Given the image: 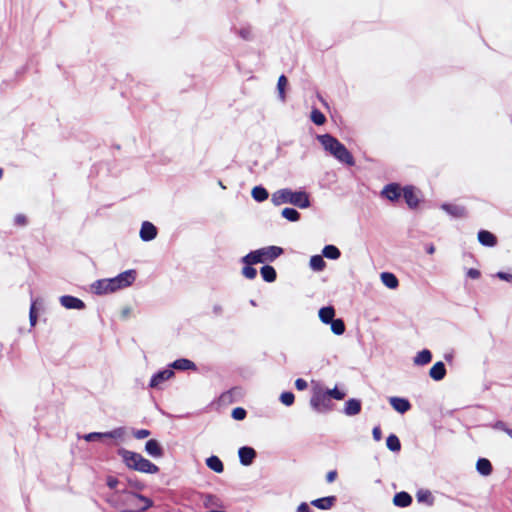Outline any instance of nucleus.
Returning a JSON list of instances; mask_svg holds the SVG:
<instances>
[{
  "label": "nucleus",
  "mask_w": 512,
  "mask_h": 512,
  "mask_svg": "<svg viewBox=\"0 0 512 512\" xmlns=\"http://www.w3.org/2000/svg\"><path fill=\"white\" fill-rule=\"evenodd\" d=\"M317 139L323 148L338 161L349 166L354 165L355 162L352 154L338 139L330 134L319 135Z\"/></svg>",
  "instance_id": "1"
},
{
  "label": "nucleus",
  "mask_w": 512,
  "mask_h": 512,
  "mask_svg": "<svg viewBox=\"0 0 512 512\" xmlns=\"http://www.w3.org/2000/svg\"><path fill=\"white\" fill-rule=\"evenodd\" d=\"M271 201L275 206L282 204H292L301 209L308 208L310 206L309 196L304 191H292L291 189L284 188L280 189L272 194Z\"/></svg>",
  "instance_id": "2"
},
{
  "label": "nucleus",
  "mask_w": 512,
  "mask_h": 512,
  "mask_svg": "<svg viewBox=\"0 0 512 512\" xmlns=\"http://www.w3.org/2000/svg\"><path fill=\"white\" fill-rule=\"evenodd\" d=\"M283 253V249L278 246H267L251 251L242 258V262L246 265H254L257 263L272 262Z\"/></svg>",
  "instance_id": "3"
},
{
  "label": "nucleus",
  "mask_w": 512,
  "mask_h": 512,
  "mask_svg": "<svg viewBox=\"0 0 512 512\" xmlns=\"http://www.w3.org/2000/svg\"><path fill=\"white\" fill-rule=\"evenodd\" d=\"M108 279H109L110 285L112 286L113 291L116 292L118 290L127 288L132 285V283L136 279V271L133 269L126 270V271L120 273L119 275H117L116 277L108 278Z\"/></svg>",
  "instance_id": "4"
},
{
  "label": "nucleus",
  "mask_w": 512,
  "mask_h": 512,
  "mask_svg": "<svg viewBox=\"0 0 512 512\" xmlns=\"http://www.w3.org/2000/svg\"><path fill=\"white\" fill-rule=\"evenodd\" d=\"M330 400L321 387H316L313 390V394L310 400V405L317 412H324L330 409Z\"/></svg>",
  "instance_id": "5"
},
{
  "label": "nucleus",
  "mask_w": 512,
  "mask_h": 512,
  "mask_svg": "<svg viewBox=\"0 0 512 512\" xmlns=\"http://www.w3.org/2000/svg\"><path fill=\"white\" fill-rule=\"evenodd\" d=\"M157 233H158L157 228L153 223H151L149 221H144L141 225L139 236H140L141 240L148 242V241L155 239L157 236Z\"/></svg>",
  "instance_id": "6"
},
{
  "label": "nucleus",
  "mask_w": 512,
  "mask_h": 512,
  "mask_svg": "<svg viewBox=\"0 0 512 512\" xmlns=\"http://www.w3.org/2000/svg\"><path fill=\"white\" fill-rule=\"evenodd\" d=\"M118 454L121 456L123 462L129 469L135 470L138 464L137 458L140 457L141 454L126 450L124 448L119 449Z\"/></svg>",
  "instance_id": "7"
},
{
  "label": "nucleus",
  "mask_w": 512,
  "mask_h": 512,
  "mask_svg": "<svg viewBox=\"0 0 512 512\" xmlns=\"http://www.w3.org/2000/svg\"><path fill=\"white\" fill-rule=\"evenodd\" d=\"M174 371L172 369H164L154 374L150 380L149 386L151 388H159L163 382L173 377Z\"/></svg>",
  "instance_id": "8"
},
{
  "label": "nucleus",
  "mask_w": 512,
  "mask_h": 512,
  "mask_svg": "<svg viewBox=\"0 0 512 512\" xmlns=\"http://www.w3.org/2000/svg\"><path fill=\"white\" fill-rule=\"evenodd\" d=\"M239 459L242 465L249 466L256 457V451L252 447L244 446L238 450Z\"/></svg>",
  "instance_id": "9"
},
{
  "label": "nucleus",
  "mask_w": 512,
  "mask_h": 512,
  "mask_svg": "<svg viewBox=\"0 0 512 512\" xmlns=\"http://www.w3.org/2000/svg\"><path fill=\"white\" fill-rule=\"evenodd\" d=\"M138 464L135 468L136 471L142 472V473H148V474H155L159 471L158 466L153 464L148 459L144 458L142 455L137 458Z\"/></svg>",
  "instance_id": "10"
},
{
  "label": "nucleus",
  "mask_w": 512,
  "mask_h": 512,
  "mask_svg": "<svg viewBox=\"0 0 512 512\" xmlns=\"http://www.w3.org/2000/svg\"><path fill=\"white\" fill-rule=\"evenodd\" d=\"M91 289L95 294H98V295H103V294H108V293L114 292L112 289V286L110 285L108 278L95 281L91 285Z\"/></svg>",
  "instance_id": "11"
},
{
  "label": "nucleus",
  "mask_w": 512,
  "mask_h": 512,
  "mask_svg": "<svg viewBox=\"0 0 512 512\" xmlns=\"http://www.w3.org/2000/svg\"><path fill=\"white\" fill-rule=\"evenodd\" d=\"M381 194L390 201H396L401 196V188L398 184L391 183L383 188Z\"/></svg>",
  "instance_id": "12"
},
{
  "label": "nucleus",
  "mask_w": 512,
  "mask_h": 512,
  "mask_svg": "<svg viewBox=\"0 0 512 512\" xmlns=\"http://www.w3.org/2000/svg\"><path fill=\"white\" fill-rule=\"evenodd\" d=\"M60 303L66 309L81 310L85 307V304L82 300H80L76 297H73V296H69V295L60 297Z\"/></svg>",
  "instance_id": "13"
},
{
  "label": "nucleus",
  "mask_w": 512,
  "mask_h": 512,
  "mask_svg": "<svg viewBox=\"0 0 512 512\" xmlns=\"http://www.w3.org/2000/svg\"><path fill=\"white\" fill-rule=\"evenodd\" d=\"M389 403L393 407L394 410H396L397 412H399L401 414H404L411 409L410 402L405 398L390 397Z\"/></svg>",
  "instance_id": "14"
},
{
  "label": "nucleus",
  "mask_w": 512,
  "mask_h": 512,
  "mask_svg": "<svg viewBox=\"0 0 512 512\" xmlns=\"http://www.w3.org/2000/svg\"><path fill=\"white\" fill-rule=\"evenodd\" d=\"M446 375V368L443 362L439 361L436 362L429 371V376L435 380L440 381L442 380Z\"/></svg>",
  "instance_id": "15"
},
{
  "label": "nucleus",
  "mask_w": 512,
  "mask_h": 512,
  "mask_svg": "<svg viewBox=\"0 0 512 512\" xmlns=\"http://www.w3.org/2000/svg\"><path fill=\"white\" fill-rule=\"evenodd\" d=\"M403 197L410 208H414L418 205L419 199L415 190L411 186L403 188Z\"/></svg>",
  "instance_id": "16"
},
{
  "label": "nucleus",
  "mask_w": 512,
  "mask_h": 512,
  "mask_svg": "<svg viewBox=\"0 0 512 512\" xmlns=\"http://www.w3.org/2000/svg\"><path fill=\"white\" fill-rule=\"evenodd\" d=\"M360 411H361L360 400L352 398V399H349L345 403L344 413L347 416H355V415L359 414Z\"/></svg>",
  "instance_id": "17"
},
{
  "label": "nucleus",
  "mask_w": 512,
  "mask_h": 512,
  "mask_svg": "<svg viewBox=\"0 0 512 512\" xmlns=\"http://www.w3.org/2000/svg\"><path fill=\"white\" fill-rule=\"evenodd\" d=\"M336 502L335 496H327L319 499H315L311 502L313 506L321 510L330 509Z\"/></svg>",
  "instance_id": "18"
},
{
  "label": "nucleus",
  "mask_w": 512,
  "mask_h": 512,
  "mask_svg": "<svg viewBox=\"0 0 512 512\" xmlns=\"http://www.w3.org/2000/svg\"><path fill=\"white\" fill-rule=\"evenodd\" d=\"M145 450L146 452L151 455L152 457L159 458L163 455V450L158 443V441L151 439L148 440L145 444Z\"/></svg>",
  "instance_id": "19"
},
{
  "label": "nucleus",
  "mask_w": 512,
  "mask_h": 512,
  "mask_svg": "<svg viewBox=\"0 0 512 512\" xmlns=\"http://www.w3.org/2000/svg\"><path fill=\"white\" fill-rule=\"evenodd\" d=\"M432 360V353L428 349H423L422 351L418 352L416 356L413 359L414 365L417 366H424L428 363H430Z\"/></svg>",
  "instance_id": "20"
},
{
  "label": "nucleus",
  "mask_w": 512,
  "mask_h": 512,
  "mask_svg": "<svg viewBox=\"0 0 512 512\" xmlns=\"http://www.w3.org/2000/svg\"><path fill=\"white\" fill-rule=\"evenodd\" d=\"M478 240L482 245L489 247H493L497 243L496 237L486 230L479 231Z\"/></svg>",
  "instance_id": "21"
},
{
  "label": "nucleus",
  "mask_w": 512,
  "mask_h": 512,
  "mask_svg": "<svg viewBox=\"0 0 512 512\" xmlns=\"http://www.w3.org/2000/svg\"><path fill=\"white\" fill-rule=\"evenodd\" d=\"M380 278L382 283L389 289H396L399 285V281L393 273L383 272Z\"/></svg>",
  "instance_id": "22"
},
{
  "label": "nucleus",
  "mask_w": 512,
  "mask_h": 512,
  "mask_svg": "<svg viewBox=\"0 0 512 512\" xmlns=\"http://www.w3.org/2000/svg\"><path fill=\"white\" fill-rule=\"evenodd\" d=\"M412 497L407 492L396 493L393 498L394 505L398 507H407L411 504Z\"/></svg>",
  "instance_id": "23"
},
{
  "label": "nucleus",
  "mask_w": 512,
  "mask_h": 512,
  "mask_svg": "<svg viewBox=\"0 0 512 512\" xmlns=\"http://www.w3.org/2000/svg\"><path fill=\"white\" fill-rule=\"evenodd\" d=\"M318 315L323 323L329 324L334 319L335 310L332 306L322 307Z\"/></svg>",
  "instance_id": "24"
},
{
  "label": "nucleus",
  "mask_w": 512,
  "mask_h": 512,
  "mask_svg": "<svg viewBox=\"0 0 512 512\" xmlns=\"http://www.w3.org/2000/svg\"><path fill=\"white\" fill-rule=\"evenodd\" d=\"M206 465L208 468L213 470L216 473H222L224 471V465L222 461L217 456H210L206 459Z\"/></svg>",
  "instance_id": "25"
},
{
  "label": "nucleus",
  "mask_w": 512,
  "mask_h": 512,
  "mask_svg": "<svg viewBox=\"0 0 512 512\" xmlns=\"http://www.w3.org/2000/svg\"><path fill=\"white\" fill-rule=\"evenodd\" d=\"M477 471L484 476H488L492 472V465L486 458H480L476 463Z\"/></svg>",
  "instance_id": "26"
},
{
  "label": "nucleus",
  "mask_w": 512,
  "mask_h": 512,
  "mask_svg": "<svg viewBox=\"0 0 512 512\" xmlns=\"http://www.w3.org/2000/svg\"><path fill=\"white\" fill-rule=\"evenodd\" d=\"M442 209L453 217H463L465 215V209L458 205L443 204Z\"/></svg>",
  "instance_id": "27"
},
{
  "label": "nucleus",
  "mask_w": 512,
  "mask_h": 512,
  "mask_svg": "<svg viewBox=\"0 0 512 512\" xmlns=\"http://www.w3.org/2000/svg\"><path fill=\"white\" fill-rule=\"evenodd\" d=\"M171 367L174 369H177V370H190V369L196 368L194 362H192L188 359H185V358L175 360L171 364Z\"/></svg>",
  "instance_id": "28"
},
{
  "label": "nucleus",
  "mask_w": 512,
  "mask_h": 512,
  "mask_svg": "<svg viewBox=\"0 0 512 512\" xmlns=\"http://www.w3.org/2000/svg\"><path fill=\"white\" fill-rule=\"evenodd\" d=\"M340 255V250L334 245H326L322 250V256L328 259L336 260Z\"/></svg>",
  "instance_id": "29"
},
{
  "label": "nucleus",
  "mask_w": 512,
  "mask_h": 512,
  "mask_svg": "<svg viewBox=\"0 0 512 512\" xmlns=\"http://www.w3.org/2000/svg\"><path fill=\"white\" fill-rule=\"evenodd\" d=\"M310 268L314 271H322L326 267V263L321 255H314L310 258Z\"/></svg>",
  "instance_id": "30"
},
{
  "label": "nucleus",
  "mask_w": 512,
  "mask_h": 512,
  "mask_svg": "<svg viewBox=\"0 0 512 512\" xmlns=\"http://www.w3.org/2000/svg\"><path fill=\"white\" fill-rule=\"evenodd\" d=\"M251 195L253 199L257 202H263L269 196L268 191L262 186H255L252 189Z\"/></svg>",
  "instance_id": "31"
},
{
  "label": "nucleus",
  "mask_w": 512,
  "mask_h": 512,
  "mask_svg": "<svg viewBox=\"0 0 512 512\" xmlns=\"http://www.w3.org/2000/svg\"><path fill=\"white\" fill-rule=\"evenodd\" d=\"M262 278L266 282H273L276 279V271L272 266L265 265L260 270Z\"/></svg>",
  "instance_id": "32"
},
{
  "label": "nucleus",
  "mask_w": 512,
  "mask_h": 512,
  "mask_svg": "<svg viewBox=\"0 0 512 512\" xmlns=\"http://www.w3.org/2000/svg\"><path fill=\"white\" fill-rule=\"evenodd\" d=\"M126 429L124 427L116 428L109 432H103L104 438H111L116 440H123L126 436Z\"/></svg>",
  "instance_id": "33"
},
{
  "label": "nucleus",
  "mask_w": 512,
  "mask_h": 512,
  "mask_svg": "<svg viewBox=\"0 0 512 512\" xmlns=\"http://www.w3.org/2000/svg\"><path fill=\"white\" fill-rule=\"evenodd\" d=\"M386 446L387 448L390 450V451H393V452H398L400 451L401 449V443H400V440L399 438L394 435V434H391L387 437L386 439Z\"/></svg>",
  "instance_id": "34"
},
{
  "label": "nucleus",
  "mask_w": 512,
  "mask_h": 512,
  "mask_svg": "<svg viewBox=\"0 0 512 512\" xmlns=\"http://www.w3.org/2000/svg\"><path fill=\"white\" fill-rule=\"evenodd\" d=\"M418 502L426 503L429 506L433 505V496L429 490H419L416 494Z\"/></svg>",
  "instance_id": "35"
},
{
  "label": "nucleus",
  "mask_w": 512,
  "mask_h": 512,
  "mask_svg": "<svg viewBox=\"0 0 512 512\" xmlns=\"http://www.w3.org/2000/svg\"><path fill=\"white\" fill-rule=\"evenodd\" d=\"M281 215L291 222H296L300 219V213L294 208H284Z\"/></svg>",
  "instance_id": "36"
},
{
  "label": "nucleus",
  "mask_w": 512,
  "mask_h": 512,
  "mask_svg": "<svg viewBox=\"0 0 512 512\" xmlns=\"http://www.w3.org/2000/svg\"><path fill=\"white\" fill-rule=\"evenodd\" d=\"M329 324H331V331L335 335H342L345 332V324L342 319H333Z\"/></svg>",
  "instance_id": "37"
},
{
  "label": "nucleus",
  "mask_w": 512,
  "mask_h": 512,
  "mask_svg": "<svg viewBox=\"0 0 512 512\" xmlns=\"http://www.w3.org/2000/svg\"><path fill=\"white\" fill-rule=\"evenodd\" d=\"M287 78L284 76V75H281L279 78H278V83H277V90H278V95H279V99L284 102L285 101V88L287 86Z\"/></svg>",
  "instance_id": "38"
},
{
  "label": "nucleus",
  "mask_w": 512,
  "mask_h": 512,
  "mask_svg": "<svg viewBox=\"0 0 512 512\" xmlns=\"http://www.w3.org/2000/svg\"><path fill=\"white\" fill-rule=\"evenodd\" d=\"M325 392L329 399L333 398L336 400H342L346 395L345 392L340 391L337 387L333 389H326Z\"/></svg>",
  "instance_id": "39"
},
{
  "label": "nucleus",
  "mask_w": 512,
  "mask_h": 512,
  "mask_svg": "<svg viewBox=\"0 0 512 512\" xmlns=\"http://www.w3.org/2000/svg\"><path fill=\"white\" fill-rule=\"evenodd\" d=\"M311 120L316 124V125H322L325 123L326 121V118L324 116V114L317 110V109H314L312 112H311Z\"/></svg>",
  "instance_id": "40"
},
{
  "label": "nucleus",
  "mask_w": 512,
  "mask_h": 512,
  "mask_svg": "<svg viewBox=\"0 0 512 512\" xmlns=\"http://www.w3.org/2000/svg\"><path fill=\"white\" fill-rule=\"evenodd\" d=\"M294 400L295 396L292 392H283L280 395V401L286 406H291L294 403Z\"/></svg>",
  "instance_id": "41"
},
{
  "label": "nucleus",
  "mask_w": 512,
  "mask_h": 512,
  "mask_svg": "<svg viewBox=\"0 0 512 512\" xmlns=\"http://www.w3.org/2000/svg\"><path fill=\"white\" fill-rule=\"evenodd\" d=\"M242 274L247 279H254L257 275V270L252 267V265H246L242 269Z\"/></svg>",
  "instance_id": "42"
},
{
  "label": "nucleus",
  "mask_w": 512,
  "mask_h": 512,
  "mask_svg": "<svg viewBox=\"0 0 512 512\" xmlns=\"http://www.w3.org/2000/svg\"><path fill=\"white\" fill-rule=\"evenodd\" d=\"M29 320L31 326H35L37 322V313H36V302H32L29 312Z\"/></svg>",
  "instance_id": "43"
},
{
  "label": "nucleus",
  "mask_w": 512,
  "mask_h": 512,
  "mask_svg": "<svg viewBox=\"0 0 512 512\" xmlns=\"http://www.w3.org/2000/svg\"><path fill=\"white\" fill-rule=\"evenodd\" d=\"M232 417L235 420H243L246 417V411L245 409L241 407L234 408L232 410Z\"/></svg>",
  "instance_id": "44"
},
{
  "label": "nucleus",
  "mask_w": 512,
  "mask_h": 512,
  "mask_svg": "<svg viewBox=\"0 0 512 512\" xmlns=\"http://www.w3.org/2000/svg\"><path fill=\"white\" fill-rule=\"evenodd\" d=\"M87 442L95 441L104 438L103 432H92L83 436Z\"/></svg>",
  "instance_id": "45"
},
{
  "label": "nucleus",
  "mask_w": 512,
  "mask_h": 512,
  "mask_svg": "<svg viewBox=\"0 0 512 512\" xmlns=\"http://www.w3.org/2000/svg\"><path fill=\"white\" fill-rule=\"evenodd\" d=\"M150 435V431L146 429H140L134 431V437L137 439H144L147 438Z\"/></svg>",
  "instance_id": "46"
},
{
  "label": "nucleus",
  "mask_w": 512,
  "mask_h": 512,
  "mask_svg": "<svg viewBox=\"0 0 512 512\" xmlns=\"http://www.w3.org/2000/svg\"><path fill=\"white\" fill-rule=\"evenodd\" d=\"M307 386H308V384H307V382L304 379H302V378L296 379L295 387H296L297 390L303 391V390H305L307 388Z\"/></svg>",
  "instance_id": "47"
},
{
  "label": "nucleus",
  "mask_w": 512,
  "mask_h": 512,
  "mask_svg": "<svg viewBox=\"0 0 512 512\" xmlns=\"http://www.w3.org/2000/svg\"><path fill=\"white\" fill-rule=\"evenodd\" d=\"M14 222L16 225L24 226L27 223L26 217L23 214L15 216Z\"/></svg>",
  "instance_id": "48"
},
{
  "label": "nucleus",
  "mask_w": 512,
  "mask_h": 512,
  "mask_svg": "<svg viewBox=\"0 0 512 512\" xmlns=\"http://www.w3.org/2000/svg\"><path fill=\"white\" fill-rule=\"evenodd\" d=\"M372 435L375 441H380L382 439V432L379 426L373 428Z\"/></svg>",
  "instance_id": "49"
},
{
  "label": "nucleus",
  "mask_w": 512,
  "mask_h": 512,
  "mask_svg": "<svg viewBox=\"0 0 512 512\" xmlns=\"http://www.w3.org/2000/svg\"><path fill=\"white\" fill-rule=\"evenodd\" d=\"M467 276L471 279H478L480 277V271L477 269L471 268L467 271Z\"/></svg>",
  "instance_id": "50"
},
{
  "label": "nucleus",
  "mask_w": 512,
  "mask_h": 512,
  "mask_svg": "<svg viewBox=\"0 0 512 512\" xmlns=\"http://www.w3.org/2000/svg\"><path fill=\"white\" fill-rule=\"evenodd\" d=\"M497 277L500 278L501 280H504L507 282H512V274L505 273V272H498Z\"/></svg>",
  "instance_id": "51"
},
{
  "label": "nucleus",
  "mask_w": 512,
  "mask_h": 512,
  "mask_svg": "<svg viewBox=\"0 0 512 512\" xmlns=\"http://www.w3.org/2000/svg\"><path fill=\"white\" fill-rule=\"evenodd\" d=\"M118 483H119V482H118L117 478H115V477L109 476V477L107 478V486H108L109 488H111V489L116 488V486L118 485Z\"/></svg>",
  "instance_id": "52"
},
{
  "label": "nucleus",
  "mask_w": 512,
  "mask_h": 512,
  "mask_svg": "<svg viewBox=\"0 0 512 512\" xmlns=\"http://www.w3.org/2000/svg\"><path fill=\"white\" fill-rule=\"evenodd\" d=\"M336 477H337V472L335 470L329 471L326 475V480L328 483H332L335 481Z\"/></svg>",
  "instance_id": "53"
},
{
  "label": "nucleus",
  "mask_w": 512,
  "mask_h": 512,
  "mask_svg": "<svg viewBox=\"0 0 512 512\" xmlns=\"http://www.w3.org/2000/svg\"><path fill=\"white\" fill-rule=\"evenodd\" d=\"M297 512H311V509L307 503L303 502L298 506Z\"/></svg>",
  "instance_id": "54"
},
{
  "label": "nucleus",
  "mask_w": 512,
  "mask_h": 512,
  "mask_svg": "<svg viewBox=\"0 0 512 512\" xmlns=\"http://www.w3.org/2000/svg\"><path fill=\"white\" fill-rule=\"evenodd\" d=\"M495 428H497V429H501V430H503V431H505V432H506V429H508V428L506 427L505 423H504V422H502V421L497 422V423L495 424Z\"/></svg>",
  "instance_id": "55"
},
{
  "label": "nucleus",
  "mask_w": 512,
  "mask_h": 512,
  "mask_svg": "<svg viewBox=\"0 0 512 512\" xmlns=\"http://www.w3.org/2000/svg\"><path fill=\"white\" fill-rule=\"evenodd\" d=\"M130 308L129 307H126L122 310L121 314H122V317L123 318H126L129 314H130Z\"/></svg>",
  "instance_id": "56"
},
{
  "label": "nucleus",
  "mask_w": 512,
  "mask_h": 512,
  "mask_svg": "<svg viewBox=\"0 0 512 512\" xmlns=\"http://www.w3.org/2000/svg\"><path fill=\"white\" fill-rule=\"evenodd\" d=\"M426 251L428 254H433L435 252V247L433 244L427 246Z\"/></svg>",
  "instance_id": "57"
},
{
  "label": "nucleus",
  "mask_w": 512,
  "mask_h": 512,
  "mask_svg": "<svg viewBox=\"0 0 512 512\" xmlns=\"http://www.w3.org/2000/svg\"><path fill=\"white\" fill-rule=\"evenodd\" d=\"M213 311L215 314H221L222 313V307L220 305H215L213 307Z\"/></svg>",
  "instance_id": "58"
},
{
  "label": "nucleus",
  "mask_w": 512,
  "mask_h": 512,
  "mask_svg": "<svg viewBox=\"0 0 512 512\" xmlns=\"http://www.w3.org/2000/svg\"><path fill=\"white\" fill-rule=\"evenodd\" d=\"M240 35H241V37H242V38H244V39H248V38H249V31L242 30V31L240 32Z\"/></svg>",
  "instance_id": "59"
},
{
  "label": "nucleus",
  "mask_w": 512,
  "mask_h": 512,
  "mask_svg": "<svg viewBox=\"0 0 512 512\" xmlns=\"http://www.w3.org/2000/svg\"><path fill=\"white\" fill-rule=\"evenodd\" d=\"M506 433L512 438V429H506Z\"/></svg>",
  "instance_id": "60"
},
{
  "label": "nucleus",
  "mask_w": 512,
  "mask_h": 512,
  "mask_svg": "<svg viewBox=\"0 0 512 512\" xmlns=\"http://www.w3.org/2000/svg\"><path fill=\"white\" fill-rule=\"evenodd\" d=\"M139 498H140L141 500H145V501H147V502H148V500H147L145 497H143V496H139Z\"/></svg>",
  "instance_id": "61"
},
{
  "label": "nucleus",
  "mask_w": 512,
  "mask_h": 512,
  "mask_svg": "<svg viewBox=\"0 0 512 512\" xmlns=\"http://www.w3.org/2000/svg\"><path fill=\"white\" fill-rule=\"evenodd\" d=\"M250 303H251V305H253V306H255V305H256V303H255V301H254V300H251V301H250Z\"/></svg>",
  "instance_id": "62"
}]
</instances>
